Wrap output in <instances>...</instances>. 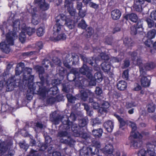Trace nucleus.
Wrapping results in <instances>:
<instances>
[{"label":"nucleus","instance_id":"obj_1","mask_svg":"<svg viewBox=\"0 0 156 156\" xmlns=\"http://www.w3.org/2000/svg\"><path fill=\"white\" fill-rule=\"evenodd\" d=\"M17 37L16 32L10 31L6 35V41L0 44V48L2 51L8 53L10 51L9 46L14 44V40Z\"/></svg>","mask_w":156,"mask_h":156},{"label":"nucleus","instance_id":"obj_2","mask_svg":"<svg viewBox=\"0 0 156 156\" xmlns=\"http://www.w3.org/2000/svg\"><path fill=\"white\" fill-rule=\"evenodd\" d=\"M35 69L36 71L38 72L39 76L41 81V82L37 83V84L39 86V93L40 95L44 98L46 96L48 92L46 88L42 87L44 80V77L43 76V74L44 75V70L42 67L38 66L35 67Z\"/></svg>","mask_w":156,"mask_h":156},{"label":"nucleus","instance_id":"obj_3","mask_svg":"<svg viewBox=\"0 0 156 156\" xmlns=\"http://www.w3.org/2000/svg\"><path fill=\"white\" fill-rule=\"evenodd\" d=\"M65 18L66 16L62 14L56 18V23L53 28L54 35H56V34L60 33L62 31L63 24L62 21Z\"/></svg>","mask_w":156,"mask_h":156},{"label":"nucleus","instance_id":"obj_4","mask_svg":"<svg viewBox=\"0 0 156 156\" xmlns=\"http://www.w3.org/2000/svg\"><path fill=\"white\" fill-rule=\"evenodd\" d=\"M147 151L144 149H141L138 153V156H145L146 153H148L150 156H154L155 154L154 148L155 145L154 143L152 144L150 142H148L147 144Z\"/></svg>","mask_w":156,"mask_h":156},{"label":"nucleus","instance_id":"obj_5","mask_svg":"<svg viewBox=\"0 0 156 156\" xmlns=\"http://www.w3.org/2000/svg\"><path fill=\"white\" fill-rule=\"evenodd\" d=\"M25 70L26 73H25L24 74L23 82L26 85H28L30 83L32 82L34 80L33 75H30V74L32 72V69L29 68H26Z\"/></svg>","mask_w":156,"mask_h":156},{"label":"nucleus","instance_id":"obj_6","mask_svg":"<svg viewBox=\"0 0 156 156\" xmlns=\"http://www.w3.org/2000/svg\"><path fill=\"white\" fill-rule=\"evenodd\" d=\"M76 118V117L75 114L73 113H72L70 114V116L68 118H66V120H64L62 118V119L61 121L63 124V127L64 129L67 130L68 129L71 127L72 128L73 124L75 123L69 121V119H71L72 120L74 121L75 120Z\"/></svg>","mask_w":156,"mask_h":156},{"label":"nucleus","instance_id":"obj_7","mask_svg":"<svg viewBox=\"0 0 156 156\" xmlns=\"http://www.w3.org/2000/svg\"><path fill=\"white\" fill-rule=\"evenodd\" d=\"M156 66V64L150 62L144 64V65L140 66V72L141 75L146 74L147 70H150L154 68Z\"/></svg>","mask_w":156,"mask_h":156},{"label":"nucleus","instance_id":"obj_8","mask_svg":"<svg viewBox=\"0 0 156 156\" xmlns=\"http://www.w3.org/2000/svg\"><path fill=\"white\" fill-rule=\"evenodd\" d=\"M127 123V125L130 126L132 129V131L130 133V136L134 138L138 137L140 138L142 137V135L140 134L138 132L136 131V126L134 122L131 121H128Z\"/></svg>","mask_w":156,"mask_h":156},{"label":"nucleus","instance_id":"obj_9","mask_svg":"<svg viewBox=\"0 0 156 156\" xmlns=\"http://www.w3.org/2000/svg\"><path fill=\"white\" fill-rule=\"evenodd\" d=\"M79 73L77 69L76 68H73L71 69V73L67 75V79L69 81H74L76 79H79L80 83H82V80L80 79L81 78L79 76Z\"/></svg>","mask_w":156,"mask_h":156},{"label":"nucleus","instance_id":"obj_10","mask_svg":"<svg viewBox=\"0 0 156 156\" xmlns=\"http://www.w3.org/2000/svg\"><path fill=\"white\" fill-rule=\"evenodd\" d=\"M72 130L73 132L74 135L76 137H80L86 139L87 134L86 133H83L79 130V127L76 126V124H74L72 126Z\"/></svg>","mask_w":156,"mask_h":156},{"label":"nucleus","instance_id":"obj_11","mask_svg":"<svg viewBox=\"0 0 156 156\" xmlns=\"http://www.w3.org/2000/svg\"><path fill=\"white\" fill-rule=\"evenodd\" d=\"M94 51L95 53L98 52L100 54V56H98L97 57L95 58V60H93V61H94V62L96 64H97L98 62L101 60H104L106 61L109 59L108 56L104 53H101V51L100 49L99 48L98 49L97 48L94 50Z\"/></svg>","mask_w":156,"mask_h":156},{"label":"nucleus","instance_id":"obj_12","mask_svg":"<svg viewBox=\"0 0 156 156\" xmlns=\"http://www.w3.org/2000/svg\"><path fill=\"white\" fill-rule=\"evenodd\" d=\"M53 63H50V61L47 59H45L42 62L43 65H45V67L46 68H48V64L50 65L51 67L54 66V64L56 65H58V69H59L60 67V65L61 63V61L58 58L56 57H54L52 59Z\"/></svg>","mask_w":156,"mask_h":156},{"label":"nucleus","instance_id":"obj_13","mask_svg":"<svg viewBox=\"0 0 156 156\" xmlns=\"http://www.w3.org/2000/svg\"><path fill=\"white\" fill-rule=\"evenodd\" d=\"M80 71L81 74L86 75L89 79L92 80V75L91 73V70L89 69L86 65L84 64L80 69Z\"/></svg>","mask_w":156,"mask_h":156},{"label":"nucleus","instance_id":"obj_14","mask_svg":"<svg viewBox=\"0 0 156 156\" xmlns=\"http://www.w3.org/2000/svg\"><path fill=\"white\" fill-rule=\"evenodd\" d=\"M103 153L108 156H113L112 153L114 151L113 147L111 144H106L105 147L101 149Z\"/></svg>","mask_w":156,"mask_h":156},{"label":"nucleus","instance_id":"obj_15","mask_svg":"<svg viewBox=\"0 0 156 156\" xmlns=\"http://www.w3.org/2000/svg\"><path fill=\"white\" fill-rule=\"evenodd\" d=\"M143 23L141 22H139L137 23L136 26H132L131 28V33L132 35H136L138 32H142L144 30L143 27Z\"/></svg>","mask_w":156,"mask_h":156},{"label":"nucleus","instance_id":"obj_16","mask_svg":"<svg viewBox=\"0 0 156 156\" xmlns=\"http://www.w3.org/2000/svg\"><path fill=\"white\" fill-rule=\"evenodd\" d=\"M129 54L131 56L134 63L136 65L137 64L139 66L140 68V66L144 65V64L142 63L141 60L140 58L137 57V54L136 52H131Z\"/></svg>","mask_w":156,"mask_h":156},{"label":"nucleus","instance_id":"obj_17","mask_svg":"<svg viewBox=\"0 0 156 156\" xmlns=\"http://www.w3.org/2000/svg\"><path fill=\"white\" fill-rule=\"evenodd\" d=\"M146 74H144L141 75L140 82L141 85L144 87H147L150 86V79H148L146 76Z\"/></svg>","mask_w":156,"mask_h":156},{"label":"nucleus","instance_id":"obj_18","mask_svg":"<svg viewBox=\"0 0 156 156\" xmlns=\"http://www.w3.org/2000/svg\"><path fill=\"white\" fill-rule=\"evenodd\" d=\"M62 22L65 23L64 24L70 29H72L74 27L75 22L70 18H67L66 16V18L63 20Z\"/></svg>","mask_w":156,"mask_h":156},{"label":"nucleus","instance_id":"obj_19","mask_svg":"<svg viewBox=\"0 0 156 156\" xmlns=\"http://www.w3.org/2000/svg\"><path fill=\"white\" fill-rule=\"evenodd\" d=\"M34 2L38 4L40 9L43 10H47L49 8V5L45 2V0H35Z\"/></svg>","mask_w":156,"mask_h":156},{"label":"nucleus","instance_id":"obj_20","mask_svg":"<svg viewBox=\"0 0 156 156\" xmlns=\"http://www.w3.org/2000/svg\"><path fill=\"white\" fill-rule=\"evenodd\" d=\"M50 120L56 124H58L60 122V118L58 116L55 111L52 112L50 115Z\"/></svg>","mask_w":156,"mask_h":156},{"label":"nucleus","instance_id":"obj_21","mask_svg":"<svg viewBox=\"0 0 156 156\" xmlns=\"http://www.w3.org/2000/svg\"><path fill=\"white\" fill-rule=\"evenodd\" d=\"M68 133L66 131H60L58 133V136L60 138H65L66 139L63 140L62 138L61 139L60 141L61 142L65 143L66 142V138L67 137V141H68L69 140V137L67 136Z\"/></svg>","mask_w":156,"mask_h":156},{"label":"nucleus","instance_id":"obj_22","mask_svg":"<svg viewBox=\"0 0 156 156\" xmlns=\"http://www.w3.org/2000/svg\"><path fill=\"white\" fill-rule=\"evenodd\" d=\"M103 126L107 131L111 132L114 128L113 122L111 121H108L104 123Z\"/></svg>","mask_w":156,"mask_h":156},{"label":"nucleus","instance_id":"obj_23","mask_svg":"<svg viewBox=\"0 0 156 156\" xmlns=\"http://www.w3.org/2000/svg\"><path fill=\"white\" fill-rule=\"evenodd\" d=\"M142 137L139 138L138 137L134 138L135 139L132 142V146H133L135 148L140 147L142 144V142L140 139Z\"/></svg>","mask_w":156,"mask_h":156},{"label":"nucleus","instance_id":"obj_24","mask_svg":"<svg viewBox=\"0 0 156 156\" xmlns=\"http://www.w3.org/2000/svg\"><path fill=\"white\" fill-rule=\"evenodd\" d=\"M121 16L120 11L118 9H115L111 12V16L114 20H117Z\"/></svg>","mask_w":156,"mask_h":156},{"label":"nucleus","instance_id":"obj_25","mask_svg":"<svg viewBox=\"0 0 156 156\" xmlns=\"http://www.w3.org/2000/svg\"><path fill=\"white\" fill-rule=\"evenodd\" d=\"M124 18L127 20H129L133 22H136L138 19L137 15L134 13L127 14L124 16Z\"/></svg>","mask_w":156,"mask_h":156},{"label":"nucleus","instance_id":"obj_26","mask_svg":"<svg viewBox=\"0 0 156 156\" xmlns=\"http://www.w3.org/2000/svg\"><path fill=\"white\" fill-rule=\"evenodd\" d=\"M24 67V64L23 63L20 62L18 64L15 69V74L16 75H20Z\"/></svg>","mask_w":156,"mask_h":156},{"label":"nucleus","instance_id":"obj_27","mask_svg":"<svg viewBox=\"0 0 156 156\" xmlns=\"http://www.w3.org/2000/svg\"><path fill=\"white\" fill-rule=\"evenodd\" d=\"M127 84L124 81H119L117 84L118 89L120 90H124L127 87Z\"/></svg>","mask_w":156,"mask_h":156},{"label":"nucleus","instance_id":"obj_28","mask_svg":"<svg viewBox=\"0 0 156 156\" xmlns=\"http://www.w3.org/2000/svg\"><path fill=\"white\" fill-rule=\"evenodd\" d=\"M109 107V103L107 101H104L101 104V107L99 110V111L101 114L103 113L104 112H106L107 111L106 109L108 108Z\"/></svg>","mask_w":156,"mask_h":156},{"label":"nucleus","instance_id":"obj_29","mask_svg":"<svg viewBox=\"0 0 156 156\" xmlns=\"http://www.w3.org/2000/svg\"><path fill=\"white\" fill-rule=\"evenodd\" d=\"M66 35L64 34H58V33L56 34V35H54L53 37L51 38V40L53 41H59L61 40H64L66 39Z\"/></svg>","mask_w":156,"mask_h":156},{"label":"nucleus","instance_id":"obj_30","mask_svg":"<svg viewBox=\"0 0 156 156\" xmlns=\"http://www.w3.org/2000/svg\"><path fill=\"white\" fill-rule=\"evenodd\" d=\"M123 43L125 46L128 47H130L134 44V42L130 37H125L123 39Z\"/></svg>","mask_w":156,"mask_h":156},{"label":"nucleus","instance_id":"obj_31","mask_svg":"<svg viewBox=\"0 0 156 156\" xmlns=\"http://www.w3.org/2000/svg\"><path fill=\"white\" fill-rule=\"evenodd\" d=\"M23 27H21V29L23 30V28L25 30H24L25 33L26 32L27 34L29 36L31 35L35 31V30L34 28L31 27H26L25 25L24 24Z\"/></svg>","mask_w":156,"mask_h":156},{"label":"nucleus","instance_id":"obj_32","mask_svg":"<svg viewBox=\"0 0 156 156\" xmlns=\"http://www.w3.org/2000/svg\"><path fill=\"white\" fill-rule=\"evenodd\" d=\"M8 150V146L5 142L0 143V153L3 154Z\"/></svg>","mask_w":156,"mask_h":156},{"label":"nucleus","instance_id":"obj_33","mask_svg":"<svg viewBox=\"0 0 156 156\" xmlns=\"http://www.w3.org/2000/svg\"><path fill=\"white\" fill-rule=\"evenodd\" d=\"M92 80H95L97 82H100L102 81V78L101 74V73L97 72L94 75V78H93L92 77Z\"/></svg>","mask_w":156,"mask_h":156},{"label":"nucleus","instance_id":"obj_34","mask_svg":"<svg viewBox=\"0 0 156 156\" xmlns=\"http://www.w3.org/2000/svg\"><path fill=\"white\" fill-rule=\"evenodd\" d=\"M103 133L101 129H94L92 131L93 134L96 137H100L101 136Z\"/></svg>","mask_w":156,"mask_h":156},{"label":"nucleus","instance_id":"obj_35","mask_svg":"<svg viewBox=\"0 0 156 156\" xmlns=\"http://www.w3.org/2000/svg\"><path fill=\"white\" fill-rule=\"evenodd\" d=\"M156 34V30L155 29H152L147 33L146 36L148 39L151 40L155 37Z\"/></svg>","mask_w":156,"mask_h":156},{"label":"nucleus","instance_id":"obj_36","mask_svg":"<svg viewBox=\"0 0 156 156\" xmlns=\"http://www.w3.org/2000/svg\"><path fill=\"white\" fill-rule=\"evenodd\" d=\"M147 110L149 112H153L156 107L155 104L152 102H150L147 105Z\"/></svg>","mask_w":156,"mask_h":156},{"label":"nucleus","instance_id":"obj_37","mask_svg":"<svg viewBox=\"0 0 156 156\" xmlns=\"http://www.w3.org/2000/svg\"><path fill=\"white\" fill-rule=\"evenodd\" d=\"M102 69L105 72H107L110 70L111 68L110 64L108 63L105 62L102 63L101 64Z\"/></svg>","mask_w":156,"mask_h":156},{"label":"nucleus","instance_id":"obj_38","mask_svg":"<svg viewBox=\"0 0 156 156\" xmlns=\"http://www.w3.org/2000/svg\"><path fill=\"white\" fill-rule=\"evenodd\" d=\"M23 28L19 36V40L22 43H23L26 39V34L24 32V30H25Z\"/></svg>","mask_w":156,"mask_h":156},{"label":"nucleus","instance_id":"obj_39","mask_svg":"<svg viewBox=\"0 0 156 156\" xmlns=\"http://www.w3.org/2000/svg\"><path fill=\"white\" fill-rule=\"evenodd\" d=\"M87 120L85 119H80L79 121V126H77L76 125V126L79 127V130H80V127H83L85 126L87 124ZM74 124H73V125Z\"/></svg>","mask_w":156,"mask_h":156},{"label":"nucleus","instance_id":"obj_40","mask_svg":"<svg viewBox=\"0 0 156 156\" xmlns=\"http://www.w3.org/2000/svg\"><path fill=\"white\" fill-rule=\"evenodd\" d=\"M43 125L41 123L37 122L36 123L35 131L36 132H40L44 127Z\"/></svg>","mask_w":156,"mask_h":156},{"label":"nucleus","instance_id":"obj_41","mask_svg":"<svg viewBox=\"0 0 156 156\" xmlns=\"http://www.w3.org/2000/svg\"><path fill=\"white\" fill-rule=\"evenodd\" d=\"M81 58L84 62H87L92 66H93V64H94L92 61L93 59V58H87L84 56H82Z\"/></svg>","mask_w":156,"mask_h":156},{"label":"nucleus","instance_id":"obj_42","mask_svg":"<svg viewBox=\"0 0 156 156\" xmlns=\"http://www.w3.org/2000/svg\"><path fill=\"white\" fill-rule=\"evenodd\" d=\"M39 18L37 15L33 16L32 20V23L34 25H37L39 22Z\"/></svg>","mask_w":156,"mask_h":156},{"label":"nucleus","instance_id":"obj_43","mask_svg":"<svg viewBox=\"0 0 156 156\" xmlns=\"http://www.w3.org/2000/svg\"><path fill=\"white\" fill-rule=\"evenodd\" d=\"M44 33V29L43 27H40L37 30V36L39 37L43 36Z\"/></svg>","mask_w":156,"mask_h":156},{"label":"nucleus","instance_id":"obj_44","mask_svg":"<svg viewBox=\"0 0 156 156\" xmlns=\"http://www.w3.org/2000/svg\"><path fill=\"white\" fill-rule=\"evenodd\" d=\"M115 116L118 119L120 123V127H122L125 125L126 122L122 119L117 115H115Z\"/></svg>","mask_w":156,"mask_h":156},{"label":"nucleus","instance_id":"obj_45","mask_svg":"<svg viewBox=\"0 0 156 156\" xmlns=\"http://www.w3.org/2000/svg\"><path fill=\"white\" fill-rule=\"evenodd\" d=\"M125 107L127 108H129L136 106L134 102L132 101H129L126 102L125 105Z\"/></svg>","mask_w":156,"mask_h":156},{"label":"nucleus","instance_id":"obj_46","mask_svg":"<svg viewBox=\"0 0 156 156\" xmlns=\"http://www.w3.org/2000/svg\"><path fill=\"white\" fill-rule=\"evenodd\" d=\"M24 24H23V26H20L21 22L19 20L17 19L13 22V27H18L19 28L20 27L21 28V27H23Z\"/></svg>","mask_w":156,"mask_h":156},{"label":"nucleus","instance_id":"obj_47","mask_svg":"<svg viewBox=\"0 0 156 156\" xmlns=\"http://www.w3.org/2000/svg\"><path fill=\"white\" fill-rule=\"evenodd\" d=\"M78 27L83 29H85L87 27V25L84 20H82L78 25Z\"/></svg>","mask_w":156,"mask_h":156},{"label":"nucleus","instance_id":"obj_48","mask_svg":"<svg viewBox=\"0 0 156 156\" xmlns=\"http://www.w3.org/2000/svg\"><path fill=\"white\" fill-rule=\"evenodd\" d=\"M148 27L149 28H151L154 26V21L149 18H147L146 20Z\"/></svg>","mask_w":156,"mask_h":156},{"label":"nucleus","instance_id":"obj_49","mask_svg":"<svg viewBox=\"0 0 156 156\" xmlns=\"http://www.w3.org/2000/svg\"><path fill=\"white\" fill-rule=\"evenodd\" d=\"M66 97L69 102L72 103L74 102V101L76 100V98L72 96L71 94H67Z\"/></svg>","mask_w":156,"mask_h":156},{"label":"nucleus","instance_id":"obj_50","mask_svg":"<svg viewBox=\"0 0 156 156\" xmlns=\"http://www.w3.org/2000/svg\"><path fill=\"white\" fill-rule=\"evenodd\" d=\"M91 123L92 126H94L96 124H99L101 123V121L98 118L92 119Z\"/></svg>","mask_w":156,"mask_h":156},{"label":"nucleus","instance_id":"obj_51","mask_svg":"<svg viewBox=\"0 0 156 156\" xmlns=\"http://www.w3.org/2000/svg\"><path fill=\"white\" fill-rule=\"evenodd\" d=\"M134 8L135 10L137 12H140L142 10L141 5L134 2Z\"/></svg>","mask_w":156,"mask_h":156},{"label":"nucleus","instance_id":"obj_52","mask_svg":"<svg viewBox=\"0 0 156 156\" xmlns=\"http://www.w3.org/2000/svg\"><path fill=\"white\" fill-rule=\"evenodd\" d=\"M94 33V30L91 27H89L86 30V35L88 37Z\"/></svg>","mask_w":156,"mask_h":156},{"label":"nucleus","instance_id":"obj_53","mask_svg":"<svg viewBox=\"0 0 156 156\" xmlns=\"http://www.w3.org/2000/svg\"><path fill=\"white\" fill-rule=\"evenodd\" d=\"M81 99L84 101H85L88 97V94L86 92L82 91H81Z\"/></svg>","mask_w":156,"mask_h":156},{"label":"nucleus","instance_id":"obj_54","mask_svg":"<svg viewBox=\"0 0 156 156\" xmlns=\"http://www.w3.org/2000/svg\"><path fill=\"white\" fill-rule=\"evenodd\" d=\"M86 10L81 9L79 11V15L81 17H84L86 14Z\"/></svg>","mask_w":156,"mask_h":156},{"label":"nucleus","instance_id":"obj_55","mask_svg":"<svg viewBox=\"0 0 156 156\" xmlns=\"http://www.w3.org/2000/svg\"><path fill=\"white\" fill-rule=\"evenodd\" d=\"M71 61H73V63L77 62L79 60V57L78 55H76L74 56L72 55L71 58H70Z\"/></svg>","mask_w":156,"mask_h":156},{"label":"nucleus","instance_id":"obj_56","mask_svg":"<svg viewBox=\"0 0 156 156\" xmlns=\"http://www.w3.org/2000/svg\"><path fill=\"white\" fill-rule=\"evenodd\" d=\"M56 99L55 98L52 97H51L47 99V102L50 104L54 103Z\"/></svg>","mask_w":156,"mask_h":156},{"label":"nucleus","instance_id":"obj_57","mask_svg":"<svg viewBox=\"0 0 156 156\" xmlns=\"http://www.w3.org/2000/svg\"><path fill=\"white\" fill-rule=\"evenodd\" d=\"M129 76L128 71L127 70H125L123 72L122 77L124 79L127 80Z\"/></svg>","mask_w":156,"mask_h":156},{"label":"nucleus","instance_id":"obj_58","mask_svg":"<svg viewBox=\"0 0 156 156\" xmlns=\"http://www.w3.org/2000/svg\"><path fill=\"white\" fill-rule=\"evenodd\" d=\"M50 91H52V94H56L58 92V88L56 86H54L50 89Z\"/></svg>","mask_w":156,"mask_h":156},{"label":"nucleus","instance_id":"obj_59","mask_svg":"<svg viewBox=\"0 0 156 156\" xmlns=\"http://www.w3.org/2000/svg\"><path fill=\"white\" fill-rule=\"evenodd\" d=\"M19 145L21 148H23L26 150L28 147V144H26L25 143H20Z\"/></svg>","mask_w":156,"mask_h":156},{"label":"nucleus","instance_id":"obj_60","mask_svg":"<svg viewBox=\"0 0 156 156\" xmlns=\"http://www.w3.org/2000/svg\"><path fill=\"white\" fill-rule=\"evenodd\" d=\"M89 6L92 8L96 9L98 7V5L93 2H90L89 3Z\"/></svg>","mask_w":156,"mask_h":156},{"label":"nucleus","instance_id":"obj_61","mask_svg":"<svg viewBox=\"0 0 156 156\" xmlns=\"http://www.w3.org/2000/svg\"><path fill=\"white\" fill-rule=\"evenodd\" d=\"M36 47L39 50H40L43 47V43L42 42H39L36 44Z\"/></svg>","mask_w":156,"mask_h":156},{"label":"nucleus","instance_id":"obj_62","mask_svg":"<svg viewBox=\"0 0 156 156\" xmlns=\"http://www.w3.org/2000/svg\"><path fill=\"white\" fill-rule=\"evenodd\" d=\"M91 105H92L93 108L95 109H97L99 107V104L98 103V102L97 103L95 101L94 102L91 104Z\"/></svg>","mask_w":156,"mask_h":156},{"label":"nucleus","instance_id":"obj_63","mask_svg":"<svg viewBox=\"0 0 156 156\" xmlns=\"http://www.w3.org/2000/svg\"><path fill=\"white\" fill-rule=\"evenodd\" d=\"M152 43L151 40L149 39H147V40L144 42L145 44L147 47H150Z\"/></svg>","mask_w":156,"mask_h":156},{"label":"nucleus","instance_id":"obj_64","mask_svg":"<svg viewBox=\"0 0 156 156\" xmlns=\"http://www.w3.org/2000/svg\"><path fill=\"white\" fill-rule=\"evenodd\" d=\"M151 17L152 19L156 20V11H154L151 13Z\"/></svg>","mask_w":156,"mask_h":156}]
</instances>
